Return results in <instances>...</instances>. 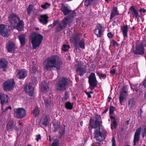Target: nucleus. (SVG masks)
Masks as SVG:
<instances>
[{
    "label": "nucleus",
    "mask_w": 146,
    "mask_h": 146,
    "mask_svg": "<svg viewBox=\"0 0 146 146\" xmlns=\"http://www.w3.org/2000/svg\"><path fill=\"white\" fill-rule=\"evenodd\" d=\"M101 124L97 121H94V119L91 117L88 125L89 131L91 132L93 128L98 127V129L95 130L94 135V138L98 141L97 143L99 144L105 139L106 136V132Z\"/></svg>",
    "instance_id": "f257e3e1"
},
{
    "label": "nucleus",
    "mask_w": 146,
    "mask_h": 146,
    "mask_svg": "<svg viewBox=\"0 0 146 146\" xmlns=\"http://www.w3.org/2000/svg\"><path fill=\"white\" fill-rule=\"evenodd\" d=\"M45 68L48 71L58 70L61 68L63 63L57 55H54L48 58L43 63Z\"/></svg>",
    "instance_id": "f03ea898"
},
{
    "label": "nucleus",
    "mask_w": 146,
    "mask_h": 146,
    "mask_svg": "<svg viewBox=\"0 0 146 146\" xmlns=\"http://www.w3.org/2000/svg\"><path fill=\"white\" fill-rule=\"evenodd\" d=\"M29 38L33 48L35 49L38 47L41 43L43 36L38 33L33 32L30 34Z\"/></svg>",
    "instance_id": "7ed1b4c3"
},
{
    "label": "nucleus",
    "mask_w": 146,
    "mask_h": 146,
    "mask_svg": "<svg viewBox=\"0 0 146 146\" xmlns=\"http://www.w3.org/2000/svg\"><path fill=\"white\" fill-rule=\"evenodd\" d=\"M70 80L67 78L62 77L60 78L56 84V88L58 91L65 90L68 88Z\"/></svg>",
    "instance_id": "20e7f679"
},
{
    "label": "nucleus",
    "mask_w": 146,
    "mask_h": 146,
    "mask_svg": "<svg viewBox=\"0 0 146 146\" xmlns=\"http://www.w3.org/2000/svg\"><path fill=\"white\" fill-rule=\"evenodd\" d=\"M81 34L80 33H76L72 36V41L75 47H77L79 45V47L82 49L85 48V39L81 37Z\"/></svg>",
    "instance_id": "39448f33"
},
{
    "label": "nucleus",
    "mask_w": 146,
    "mask_h": 146,
    "mask_svg": "<svg viewBox=\"0 0 146 146\" xmlns=\"http://www.w3.org/2000/svg\"><path fill=\"white\" fill-rule=\"evenodd\" d=\"M31 82L29 83L28 85H27L24 87L25 92L28 93L31 96H33L34 95V86L37 84V80L35 76L31 77Z\"/></svg>",
    "instance_id": "423d86ee"
},
{
    "label": "nucleus",
    "mask_w": 146,
    "mask_h": 146,
    "mask_svg": "<svg viewBox=\"0 0 146 146\" xmlns=\"http://www.w3.org/2000/svg\"><path fill=\"white\" fill-rule=\"evenodd\" d=\"M66 20L65 19H64L60 23H59L58 21L56 20L54 21L52 25L51 24L50 26L52 27H54L56 25L55 27V32L58 33L65 29L67 25H68V23L66 21Z\"/></svg>",
    "instance_id": "0eeeda50"
},
{
    "label": "nucleus",
    "mask_w": 146,
    "mask_h": 146,
    "mask_svg": "<svg viewBox=\"0 0 146 146\" xmlns=\"http://www.w3.org/2000/svg\"><path fill=\"white\" fill-rule=\"evenodd\" d=\"M88 83L89 84V88L91 90L94 89L97 87L98 81L94 73L92 72L88 77Z\"/></svg>",
    "instance_id": "6e6552de"
},
{
    "label": "nucleus",
    "mask_w": 146,
    "mask_h": 146,
    "mask_svg": "<svg viewBox=\"0 0 146 146\" xmlns=\"http://www.w3.org/2000/svg\"><path fill=\"white\" fill-rule=\"evenodd\" d=\"M13 111L14 117L18 119L23 118L26 115V111L23 108H14Z\"/></svg>",
    "instance_id": "1a4fd4ad"
},
{
    "label": "nucleus",
    "mask_w": 146,
    "mask_h": 146,
    "mask_svg": "<svg viewBox=\"0 0 146 146\" xmlns=\"http://www.w3.org/2000/svg\"><path fill=\"white\" fill-rule=\"evenodd\" d=\"M15 84V82L14 80L8 79L3 83V88L5 91H10L14 88Z\"/></svg>",
    "instance_id": "9d476101"
},
{
    "label": "nucleus",
    "mask_w": 146,
    "mask_h": 146,
    "mask_svg": "<svg viewBox=\"0 0 146 146\" xmlns=\"http://www.w3.org/2000/svg\"><path fill=\"white\" fill-rule=\"evenodd\" d=\"M142 44L137 42L135 46V49L133 50V53L135 55H143L145 53L144 46Z\"/></svg>",
    "instance_id": "9b49d317"
},
{
    "label": "nucleus",
    "mask_w": 146,
    "mask_h": 146,
    "mask_svg": "<svg viewBox=\"0 0 146 146\" xmlns=\"http://www.w3.org/2000/svg\"><path fill=\"white\" fill-rule=\"evenodd\" d=\"M6 48L7 51L10 53H14L15 51L17 48L15 44L11 41H9L6 44Z\"/></svg>",
    "instance_id": "f8f14e48"
},
{
    "label": "nucleus",
    "mask_w": 146,
    "mask_h": 146,
    "mask_svg": "<svg viewBox=\"0 0 146 146\" xmlns=\"http://www.w3.org/2000/svg\"><path fill=\"white\" fill-rule=\"evenodd\" d=\"M17 78L20 79H23L27 75L28 71L25 69H21L17 70Z\"/></svg>",
    "instance_id": "ddd939ff"
},
{
    "label": "nucleus",
    "mask_w": 146,
    "mask_h": 146,
    "mask_svg": "<svg viewBox=\"0 0 146 146\" xmlns=\"http://www.w3.org/2000/svg\"><path fill=\"white\" fill-rule=\"evenodd\" d=\"M6 26L4 25H0V34L3 36L7 37L9 36V30L6 28Z\"/></svg>",
    "instance_id": "4468645a"
},
{
    "label": "nucleus",
    "mask_w": 146,
    "mask_h": 146,
    "mask_svg": "<svg viewBox=\"0 0 146 146\" xmlns=\"http://www.w3.org/2000/svg\"><path fill=\"white\" fill-rule=\"evenodd\" d=\"M103 27L100 24L98 23L96 26V28L94 30V33L98 37H101L102 34V30Z\"/></svg>",
    "instance_id": "2eb2a0df"
},
{
    "label": "nucleus",
    "mask_w": 146,
    "mask_h": 146,
    "mask_svg": "<svg viewBox=\"0 0 146 146\" xmlns=\"http://www.w3.org/2000/svg\"><path fill=\"white\" fill-rule=\"evenodd\" d=\"M9 99L8 95L2 93H0V100L2 106L1 109L3 110L4 104L5 103L8 104V103Z\"/></svg>",
    "instance_id": "dca6fc26"
},
{
    "label": "nucleus",
    "mask_w": 146,
    "mask_h": 146,
    "mask_svg": "<svg viewBox=\"0 0 146 146\" xmlns=\"http://www.w3.org/2000/svg\"><path fill=\"white\" fill-rule=\"evenodd\" d=\"M129 11L133 15V18L138 19L140 17V15L138 13V10L136 9L133 5L130 7Z\"/></svg>",
    "instance_id": "f3484780"
},
{
    "label": "nucleus",
    "mask_w": 146,
    "mask_h": 146,
    "mask_svg": "<svg viewBox=\"0 0 146 146\" xmlns=\"http://www.w3.org/2000/svg\"><path fill=\"white\" fill-rule=\"evenodd\" d=\"M76 15V13L74 11H72L70 14L67 17H65L64 19H65L66 21L68 23V25H70L73 21V19Z\"/></svg>",
    "instance_id": "a211bd4d"
},
{
    "label": "nucleus",
    "mask_w": 146,
    "mask_h": 146,
    "mask_svg": "<svg viewBox=\"0 0 146 146\" xmlns=\"http://www.w3.org/2000/svg\"><path fill=\"white\" fill-rule=\"evenodd\" d=\"M49 115L46 114H43L41 121L42 125L45 127L47 126L49 123Z\"/></svg>",
    "instance_id": "6ab92c4d"
},
{
    "label": "nucleus",
    "mask_w": 146,
    "mask_h": 146,
    "mask_svg": "<svg viewBox=\"0 0 146 146\" xmlns=\"http://www.w3.org/2000/svg\"><path fill=\"white\" fill-rule=\"evenodd\" d=\"M16 125V123L13 120L10 119L8 121L6 125V129L9 132L12 131Z\"/></svg>",
    "instance_id": "aec40b11"
},
{
    "label": "nucleus",
    "mask_w": 146,
    "mask_h": 146,
    "mask_svg": "<svg viewBox=\"0 0 146 146\" xmlns=\"http://www.w3.org/2000/svg\"><path fill=\"white\" fill-rule=\"evenodd\" d=\"M60 10L64 15H68L72 12V10H70L67 6H66L63 3L61 4Z\"/></svg>",
    "instance_id": "412c9836"
},
{
    "label": "nucleus",
    "mask_w": 146,
    "mask_h": 146,
    "mask_svg": "<svg viewBox=\"0 0 146 146\" xmlns=\"http://www.w3.org/2000/svg\"><path fill=\"white\" fill-rule=\"evenodd\" d=\"M41 89L42 92L43 94H47V92L49 90L48 84L45 81H42L41 83Z\"/></svg>",
    "instance_id": "4be33fe9"
},
{
    "label": "nucleus",
    "mask_w": 146,
    "mask_h": 146,
    "mask_svg": "<svg viewBox=\"0 0 146 146\" xmlns=\"http://www.w3.org/2000/svg\"><path fill=\"white\" fill-rule=\"evenodd\" d=\"M26 36L24 34L18 36V38L20 41V46H23L26 43Z\"/></svg>",
    "instance_id": "5701e85b"
},
{
    "label": "nucleus",
    "mask_w": 146,
    "mask_h": 146,
    "mask_svg": "<svg viewBox=\"0 0 146 146\" xmlns=\"http://www.w3.org/2000/svg\"><path fill=\"white\" fill-rule=\"evenodd\" d=\"M41 18L39 19V22L44 25H46L48 22V17L47 15H44L40 16Z\"/></svg>",
    "instance_id": "b1692460"
},
{
    "label": "nucleus",
    "mask_w": 146,
    "mask_h": 146,
    "mask_svg": "<svg viewBox=\"0 0 146 146\" xmlns=\"http://www.w3.org/2000/svg\"><path fill=\"white\" fill-rule=\"evenodd\" d=\"M86 68L82 67L76 68V71L77 74L80 76H83L86 72Z\"/></svg>",
    "instance_id": "393cba45"
},
{
    "label": "nucleus",
    "mask_w": 146,
    "mask_h": 146,
    "mask_svg": "<svg viewBox=\"0 0 146 146\" xmlns=\"http://www.w3.org/2000/svg\"><path fill=\"white\" fill-rule=\"evenodd\" d=\"M15 27V29H17L19 31H21L23 30L24 23L23 20L19 21L18 23Z\"/></svg>",
    "instance_id": "a878e982"
},
{
    "label": "nucleus",
    "mask_w": 146,
    "mask_h": 146,
    "mask_svg": "<svg viewBox=\"0 0 146 146\" xmlns=\"http://www.w3.org/2000/svg\"><path fill=\"white\" fill-rule=\"evenodd\" d=\"M119 15L117 7H114L110 15V19H111L115 15Z\"/></svg>",
    "instance_id": "bb28decb"
},
{
    "label": "nucleus",
    "mask_w": 146,
    "mask_h": 146,
    "mask_svg": "<svg viewBox=\"0 0 146 146\" xmlns=\"http://www.w3.org/2000/svg\"><path fill=\"white\" fill-rule=\"evenodd\" d=\"M123 35L124 37L127 38L128 37L127 33L129 27L128 25H125L121 27Z\"/></svg>",
    "instance_id": "cd10ccee"
},
{
    "label": "nucleus",
    "mask_w": 146,
    "mask_h": 146,
    "mask_svg": "<svg viewBox=\"0 0 146 146\" xmlns=\"http://www.w3.org/2000/svg\"><path fill=\"white\" fill-rule=\"evenodd\" d=\"M8 62L5 60H0V68L3 69V71H5L7 68Z\"/></svg>",
    "instance_id": "c85d7f7f"
},
{
    "label": "nucleus",
    "mask_w": 146,
    "mask_h": 146,
    "mask_svg": "<svg viewBox=\"0 0 146 146\" xmlns=\"http://www.w3.org/2000/svg\"><path fill=\"white\" fill-rule=\"evenodd\" d=\"M38 70V67L36 64L32 65L31 68L30 70V72L31 75H35Z\"/></svg>",
    "instance_id": "c756f323"
},
{
    "label": "nucleus",
    "mask_w": 146,
    "mask_h": 146,
    "mask_svg": "<svg viewBox=\"0 0 146 146\" xmlns=\"http://www.w3.org/2000/svg\"><path fill=\"white\" fill-rule=\"evenodd\" d=\"M44 103L45 105V106L47 108H50L51 106V100L50 98H45L44 100Z\"/></svg>",
    "instance_id": "7c9ffc66"
},
{
    "label": "nucleus",
    "mask_w": 146,
    "mask_h": 146,
    "mask_svg": "<svg viewBox=\"0 0 146 146\" xmlns=\"http://www.w3.org/2000/svg\"><path fill=\"white\" fill-rule=\"evenodd\" d=\"M40 110L38 107H36L35 109L31 111V113L33 114L35 117L38 116L40 113Z\"/></svg>",
    "instance_id": "2f4dec72"
},
{
    "label": "nucleus",
    "mask_w": 146,
    "mask_h": 146,
    "mask_svg": "<svg viewBox=\"0 0 146 146\" xmlns=\"http://www.w3.org/2000/svg\"><path fill=\"white\" fill-rule=\"evenodd\" d=\"M73 104L69 102H67L65 103V108L68 110H71L73 108Z\"/></svg>",
    "instance_id": "473e14b6"
},
{
    "label": "nucleus",
    "mask_w": 146,
    "mask_h": 146,
    "mask_svg": "<svg viewBox=\"0 0 146 146\" xmlns=\"http://www.w3.org/2000/svg\"><path fill=\"white\" fill-rule=\"evenodd\" d=\"M53 132H55L58 131L60 127V123H55L53 124Z\"/></svg>",
    "instance_id": "72a5a7b5"
},
{
    "label": "nucleus",
    "mask_w": 146,
    "mask_h": 146,
    "mask_svg": "<svg viewBox=\"0 0 146 146\" xmlns=\"http://www.w3.org/2000/svg\"><path fill=\"white\" fill-rule=\"evenodd\" d=\"M128 86L127 85L123 86L121 89L120 94L126 95L128 92Z\"/></svg>",
    "instance_id": "f704fd0d"
},
{
    "label": "nucleus",
    "mask_w": 146,
    "mask_h": 146,
    "mask_svg": "<svg viewBox=\"0 0 146 146\" xmlns=\"http://www.w3.org/2000/svg\"><path fill=\"white\" fill-rule=\"evenodd\" d=\"M66 126L64 125H63L61 127H60V131L58 132V133L60 134V137H62L65 134L66 131Z\"/></svg>",
    "instance_id": "c9c22d12"
},
{
    "label": "nucleus",
    "mask_w": 146,
    "mask_h": 146,
    "mask_svg": "<svg viewBox=\"0 0 146 146\" xmlns=\"http://www.w3.org/2000/svg\"><path fill=\"white\" fill-rule=\"evenodd\" d=\"M126 97V95L120 93L119 100V103L121 105L122 104V103L124 100L125 99Z\"/></svg>",
    "instance_id": "e433bc0d"
},
{
    "label": "nucleus",
    "mask_w": 146,
    "mask_h": 146,
    "mask_svg": "<svg viewBox=\"0 0 146 146\" xmlns=\"http://www.w3.org/2000/svg\"><path fill=\"white\" fill-rule=\"evenodd\" d=\"M69 98V93L67 92H65L64 95L62 99L63 102L67 101Z\"/></svg>",
    "instance_id": "4c0bfd02"
},
{
    "label": "nucleus",
    "mask_w": 146,
    "mask_h": 146,
    "mask_svg": "<svg viewBox=\"0 0 146 146\" xmlns=\"http://www.w3.org/2000/svg\"><path fill=\"white\" fill-rule=\"evenodd\" d=\"M27 13L29 16L31 15V14L33 11V5L30 4L27 8Z\"/></svg>",
    "instance_id": "58836bf2"
},
{
    "label": "nucleus",
    "mask_w": 146,
    "mask_h": 146,
    "mask_svg": "<svg viewBox=\"0 0 146 146\" xmlns=\"http://www.w3.org/2000/svg\"><path fill=\"white\" fill-rule=\"evenodd\" d=\"M53 141L54 142L50 146H59V141L58 139H54Z\"/></svg>",
    "instance_id": "ea45409f"
},
{
    "label": "nucleus",
    "mask_w": 146,
    "mask_h": 146,
    "mask_svg": "<svg viewBox=\"0 0 146 146\" xmlns=\"http://www.w3.org/2000/svg\"><path fill=\"white\" fill-rule=\"evenodd\" d=\"M94 0H85L84 2V5L87 7L90 5Z\"/></svg>",
    "instance_id": "a19ab883"
},
{
    "label": "nucleus",
    "mask_w": 146,
    "mask_h": 146,
    "mask_svg": "<svg viewBox=\"0 0 146 146\" xmlns=\"http://www.w3.org/2000/svg\"><path fill=\"white\" fill-rule=\"evenodd\" d=\"M21 20L20 19L19 16H18V17H16L15 18L11 20V21L12 23H13L16 25L18 23L19 21Z\"/></svg>",
    "instance_id": "79ce46f5"
},
{
    "label": "nucleus",
    "mask_w": 146,
    "mask_h": 146,
    "mask_svg": "<svg viewBox=\"0 0 146 146\" xmlns=\"http://www.w3.org/2000/svg\"><path fill=\"white\" fill-rule=\"evenodd\" d=\"M111 128L112 129H113V127L115 129L116 128L117 126V123L116 119L113 121L111 125Z\"/></svg>",
    "instance_id": "37998d69"
},
{
    "label": "nucleus",
    "mask_w": 146,
    "mask_h": 146,
    "mask_svg": "<svg viewBox=\"0 0 146 146\" xmlns=\"http://www.w3.org/2000/svg\"><path fill=\"white\" fill-rule=\"evenodd\" d=\"M50 5V4L46 2L43 5H42L41 6V7L44 9H46L49 8Z\"/></svg>",
    "instance_id": "c03bdc74"
},
{
    "label": "nucleus",
    "mask_w": 146,
    "mask_h": 146,
    "mask_svg": "<svg viewBox=\"0 0 146 146\" xmlns=\"http://www.w3.org/2000/svg\"><path fill=\"white\" fill-rule=\"evenodd\" d=\"M101 118L100 115L97 114L96 116V119L95 121H97V122L102 124V121H101Z\"/></svg>",
    "instance_id": "a18cd8bd"
},
{
    "label": "nucleus",
    "mask_w": 146,
    "mask_h": 146,
    "mask_svg": "<svg viewBox=\"0 0 146 146\" xmlns=\"http://www.w3.org/2000/svg\"><path fill=\"white\" fill-rule=\"evenodd\" d=\"M115 108L113 106H110L109 108V114L111 115L113 114Z\"/></svg>",
    "instance_id": "49530a36"
},
{
    "label": "nucleus",
    "mask_w": 146,
    "mask_h": 146,
    "mask_svg": "<svg viewBox=\"0 0 146 146\" xmlns=\"http://www.w3.org/2000/svg\"><path fill=\"white\" fill-rule=\"evenodd\" d=\"M70 46L69 45L64 44L63 45V47L62 48V49L64 51H67L69 48Z\"/></svg>",
    "instance_id": "de8ad7c7"
},
{
    "label": "nucleus",
    "mask_w": 146,
    "mask_h": 146,
    "mask_svg": "<svg viewBox=\"0 0 146 146\" xmlns=\"http://www.w3.org/2000/svg\"><path fill=\"white\" fill-rule=\"evenodd\" d=\"M134 98H132L129 100L128 105L131 106H133L134 104Z\"/></svg>",
    "instance_id": "09e8293b"
},
{
    "label": "nucleus",
    "mask_w": 146,
    "mask_h": 146,
    "mask_svg": "<svg viewBox=\"0 0 146 146\" xmlns=\"http://www.w3.org/2000/svg\"><path fill=\"white\" fill-rule=\"evenodd\" d=\"M18 16H19L18 15H17L16 14L13 13H11L10 15V19L11 20L15 18V17H18Z\"/></svg>",
    "instance_id": "8fccbe9b"
},
{
    "label": "nucleus",
    "mask_w": 146,
    "mask_h": 146,
    "mask_svg": "<svg viewBox=\"0 0 146 146\" xmlns=\"http://www.w3.org/2000/svg\"><path fill=\"white\" fill-rule=\"evenodd\" d=\"M140 140V136L134 135L133 141H137V143H138Z\"/></svg>",
    "instance_id": "3c124183"
},
{
    "label": "nucleus",
    "mask_w": 146,
    "mask_h": 146,
    "mask_svg": "<svg viewBox=\"0 0 146 146\" xmlns=\"http://www.w3.org/2000/svg\"><path fill=\"white\" fill-rule=\"evenodd\" d=\"M141 131V127L139 128L136 130V132H135V135L140 136V132Z\"/></svg>",
    "instance_id": "603ef678"
},
{
    "label": "nucleus",
    "mask_w": 146,
    "mask_h": 146,
    "mask_svg": "<svg viewBox=\"0 0 146 146\" xmlns=\"http://www.w3.org/2000/svg\"><path fill=\"white\" fill-rule=\"evenodd\" d=\"M76 68H81L82 67V64L81 61H78L77 62Z\"/></svg>",
    "instance_id": "864d4df0"
},
{
    "label": "nucleus",
    "mask_w": 146,
    "mask_h": 146,
    "mask_svg": "<svg viewBox=\"0 0 146 146\" xmlns=\"http://www.w3.org/2000/svg\"><path fill=\"white\" fill-rule=\"evenodd\" d=\"M143 132L142 133V135L143 137L146 136V126H144V128L143 130Z\"/></svg>",
    "instance_id": "5fc2aeb1"
},
{
    "label": "nucleus",
    "mask_w": 146,
    "mask_h": 146,
    "mask_svg": "<svg viewBox=\"0 0 146 146\" xmlns=\"http://www.w3.org/2000/svg\"><path fill=\"white\" fill-rule=\"evenodd\" d=\"M112 146H115V140L114 137H113L112 139Z\"/></svg>",
    "instance_id": "6e6d98bb"
},
{
    "label": "nucleus",
    "mask_w": 146,
    "mask_h": 146,
    "mask_svg": "<svg viewBox=\"0 0 146 146\" xmlns=\"http://www.w3.org/2000/svg\"><path fill=\"white\" fill-rule=\"evenodd\" d=\"M36 140L37 142L39 140H40L41 139V136L40 134L36 135Z\"/></svg>",
    "instance_id": "4d7b16f0"
},
{
    "label": "nucleus",
    "mask_w": 146,
    "mask_h": 146,
    "mask_svg": "<svg viewBox=\"0 0 146 146\" xmlns=\"http://www.w3.org/2000/svg\"><path fill=\"white\" fill-rule=\"evenodd\" d=\"M107 36L109 38H111L113 36V34L111 32L108 33L107 34Z\"/></svg>",
    "instance_id": "13d9d810"
},
{
    "label": "nucleus",
    "mask_w": 146,
    "mask_h": 146,
    "mask_svg": "<svg viewBox=\"0 0 146 146\" xmlns=\"http://www.w3.org/2000/svg\"><path fill=\"white\" fill-rule=\"evenodd\" d=\"M142 85L143 86L144 88H146V79H145L142 82Z\"/></svg>",
    "instance_id": "bf43d9fd"
},
{
    "label": "nucleus",
    "mask_w": 146,
    "mask_h": 146,
    "mask_svg": "<svg viewBox=\"0 0 146 146\" xmlns=\"http://www.w3.org/2000/svg\"><path fill=\"white\" fill-rule=\"evenodd\" d=\"M84 92L85 93L88 95V98H91L92 97L91 95H90V94L88 92H87L86 91H85Z\"/></svg>",
    "instance_id": "052dcab7"
},
{
    "label": "nucleus",
    "mask_w": 146,
    "mask_h": 146,
    "mask_svg": "<svg viewBox=\"0 0 146 146\" xmlns=\"http://www.w3.org/2000/svg\"><path fill=\"white\" fill-rule=\"evenodd\" d=\"M100 77H101L103 79H105L106 77V74H103L102 73H101Z\"/></svg>",
    "instance_id": "680f3d73"
},
{
    "label": "nucleus",
    "mask_w": 146,
    "mask_h": 146,
    "mask_svg": "<svg viewBox=\"0 0 146 146\" xmlns=\"http://www.w3.org/2000/svg\"><path fill=\"white\" fill-rule=\"evenodd\" d=\"M112 42H113V44L114 45H115L117 46H118L119 45V44L115 40L113 39L112 40Z\"/></svg>",
    "instance_id": "e2e57ef3"
},
{
    "label": "nucleus",
    "mask_w": 146,
    "mask_h": 146,
    "mask_svg": "<svg viewBox=\"0 0 146 146\" xmlns=\"http://www.w3.org/2000/svg\"><path fill=\"white\" fill-rule=\"evenodd\" d=\"M12 108L11 106H10L6 108L4 110H3V112H6L8 109L11 110Z\"/></svg>",
    "instance_id": "0e129e2a"
},
{
    "label": "nucleus",
    "mask_w": 146,
    "mask_h": 146,
    "mask_svg": "<svg viewBox=\"0 0 146 146\" xmlns=\"http://www.w3.org/2000/svg\"><path fill=\"white\" fill-rule=\"evenodd\" d=\"M115 69H113L112 70H110V73L111 74H115Z\"/></svg>",
    "instance_id": "69168bd1"
},
{
    "label": "nucleus",
    "mask_w": 146,
    "mask_h": 146,
    "mask_svg": "<svg viewBox=\"0 0 146 146\" xmlns=\"http://www.w3.org/2000/svg\"><path fill=\"white\" fill-rule=\"evenodd\" d=\"M14 129L15 130L16 132H18V131L19 130V129L16 126V125H15V127H14Z\"/></svg>",
    "instance_id": "338daca9"
},
{
    "label": "nucleus",
    "mask_w": 146,
    "mask_h": 146,
    "mask_svg": "<svg viewBox=\"0 0 146 146\" xmlns=\"http://www.w3.org/2000/svg\"><path fill=\"white\" fill-rule=\"evenodd\" d=\"M108 108H106L105 110L102 112V113H105L108 110Z\"/></svg>",
    "instance_id": "774afa93"
}]
</instances>
